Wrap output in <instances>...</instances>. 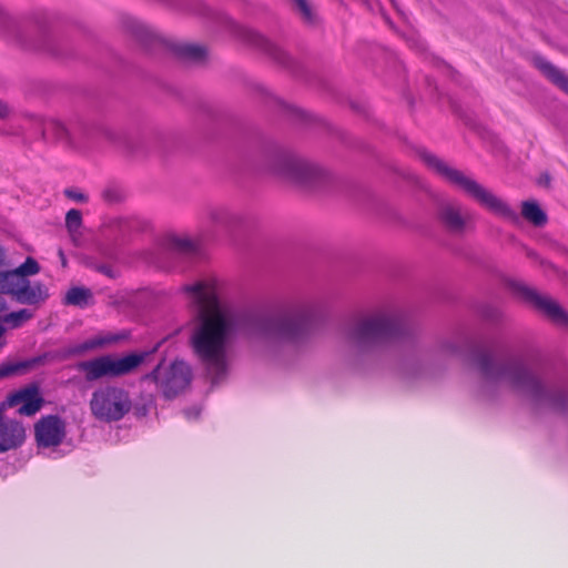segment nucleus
Here are the masks:
<instances>
[{
  "label": "nucleus",
  "instance_id": "f257e3e1",
  "mask_svg": "<svg viewBox=\"0 0 568 568\" xmlns=\"http://www.w3.org/2000/svg\"><path fill=\"white\" fill-rule=\"evenodd\" d=\"M197 323L191 342L213 384L230 372L229 351L240 331L255 345L271 348L296 343L308 332L316 316L311 304H298L277 313L252 311L244 314L220 302L214 280L199 281L184 287Z\"/></svg>",
  "mask_w": 568,
  "mask_h": 568
},
{
  "label": "nucleus",
  "instance_id": "412c9836",
  "mask_svg": "<svg viewBox=\"0 0 568 568\" xmlns=\"http://www.w3.org/2000/svg\"><path fill=\"white\" fill-rule=\"evenodd\" d=\"M82 214L79 210L72 209L65 215V227L71 236L72 242L78 245L81 235Z\"/></svg>",
  "mask_w": 568,
  "mask_h": 568
},
{
  "label": "nucleus",
  "instance_id": "dca6fc26",
  "mask_svg": "<svg viewBox=\"0 0 568 568\" xmlns=\"http://www.w3.org/2000/svg\"><path fill=\"white\" fill-rule=\"evenodd\" d=\"M125 338L124 334H114V333H102L92 338L84 341L81 344L74 345L70 347V355H81L92 349L102 348L108 345L115 344L121 339Z\"/></svg>",
  "mask_w": 568,
  "mask_h": 568
},
{
  "label": "nucleus",
  "instance_id": "cd10ccee",
  "mask_svg": "<svg viewBox=\"0 0 568 568\" xmlns=\"http://www.w3.org/2000/svg\"><path fill=\"white\" fill-rule=\"evenodd\" d=\"M64 195L68 199L73 200L79 203H84L88 201V196L78 189H65Z\"/></svg>",
  "mask_w": 568,
  "mask_h": 568
},
{
  "label": "nucleus",
  "instance_id": "6ab92c4d",
  "mask_svg": "<svg viewBox=\"0 0 568 568\" xmlns=\"http://www.w3.org/2000/svg\"><path fill=\"white\" fill-rule=\"evenodd\" d=\"M521 215L535 226L547 223V215L535 201H525L521 205Z\"/></svg>",
  "mask_w": 568,
  "mask_h": 568
},
{
  "label": "nucleus",
  "instance_id": "473e14b6",
  "mask_svg": "<svg viewBox=\"0 0 568 568\" xmlns=\"http://www.w3.org/2000/svg\"><path fill=\"white\" fill-rule=\"evenodd\" d=\"M98 271L105 274L106 276H109L111 278L115 277V275H116L115 272L108 265H100L98 267Z\"/></svg>",
  "mask_w": 568,
  "mask_h": 568
},
{
  "label": "nucleus",
  "instance_id": "c756f323",
  "mask_svg": "<svg viewBox=\"0 0 568 568\" xmlns=\"http://www.w3.org/2000/svg\"><path fill=\"white\" fill-rule=\"evenodd\" d=\"M103 197L105 201L115 203L121 201L122 196L116 189L109 187L103 191Z\"/></svg>",
  "mask_w": 568,
  "mask_h": 568
},
{
  "label": "nucleus",
  "instance_id": "f3484780",
  "mask_svg": "<svg viewBox=\"0 0 568 568\" xmlns=\"http://www.w3.org/2000/svg\"><path fill=\"white\" fill-rule=\"evenodd\" d=\"M534 62L547 79L568 94V75L564 71L556 68L541 57L535 58Z\"/></svg>",
  "mask_w": 568,
  "mask_h": 568
},
{
  "label": "nucleus",
  "instance_id": "423d86ee",
  "mask_svg": "<svg viewBox=\"0 0 568 568\" xmlns=\"http://www.w3.org/2000/svg\"><path fill=\"white\" fill-rule=\"evenodd\" d=\"M132 408L128 390L114 385L97 388L90 399L91 414L101 422L111 423L122 419Z\"/></svg>",
  "mask_w": 568,
  "mask_h": 568
},
{
  "label": "nucleus",
  "instance_id": "0eeeda50",
  "mask_svg": "<svg viewBox=\"0 0 568 568\" xmlns=\"http://www.w3.org/2000/svg\"><path fill=\"white\" fill-rule=\"evenodd\" d=\"M266 165L270 173L303 185H314L326 176L320 166L287 153L273 154Z\"/></svg>",
  "mask_w": 568,
  "mask_h": 568
},
{
  "label": "nucleus",
  "instance_id": "1a4fd4ad",
  "mask_svg": "<svg viewBox=\"0 0 568 568\" xmlns=\"http://www.w3.org/2000/svg\"><path fill=\"white\" fill-rule=\"evenodd\" d=\"M144 379L154 382L166 398H173L190 385L192 371L185 362L175 361L169 367L158 365Z\"/></svg>",
  "mask_w": 568,
  "mask_h": 568
},
{
  "label": "nucleus",
  "instance_id": "b1692460",
  "mask_svg": "<svg viewBox=\"0 0 568 568\" xmlns=\"http://www.w3.org/2000/svg\"><path fill=\"white\" fill-rule=\"evenodd\" d=\"M14 271L27 278L28 276L36 275L40 272L39 263L33 257H27V260Z\"/></svg>",
  "mask_w": 568,
  "mask_h": 568
},
{
  "label": "nucleus",
  "instance_id": "a211bd4d",
  "mask_svg": "<svg viewBox=\"0 0 568 568\" xmlns=\"http://www.w3.org/2000/svg\"><path fill=\"white\" fill-rule=\"evenodd\" d=\"M239 32H240V36L243 38V40H245L250 44L264 50L265 52L274 55L275 58H278L277 57L278 49L276 48L275 44H273L263 34L258 33L257 31H255L253 29L244 28V27L240 28Z\"/></svg>",
  "mask_w": 568,
  "mask_h": 568
},
{
  "label": "nucleus",
  "instance_id": "c85d7f7f",
  "mask_svg": "<svg viewBox=\"0 0 568 568\" xmlns=\"http://www.w3.org/2000/svg\"><path fill=\"white\" fill-rule=\"evenodd\" d=\"M294 2L296 4L297 9L303 14L304 19H306L307 21H311L312 20V10H311L310 4L307 3V0H294Z\"/></svg>",
  "mask_w": 568,
  "mask_h": 568
},
{
  "label": "nucleus",
  "instance_id": "5701e85b",
  "mask_svg": "<svg viewBox=\"0 0 568 568\" xmlns=\"http://www.w3.org/2000/svg\"><path fill=\"white\" fill-rule=\"evenodd\" d=\"M179 53L191 61H201L205 57V49L197 44H181Z\"/></svg>",
  "mask_w": 568,
  "mask_h": 568
},
{
  "label": "nucleus",
  "instance_id": "ddd939ff",
  "mask_svg": "<svg viewBox=\"0 0 568 568\" xmlns=\"http://www.w3.org/2000/svg\"><path fill=\"white\" fill-rule=\"evenodd\" d=\"M34 434L39 447H55L65 436V424L60 417L49 415L34 425Z\"/></svg>",
  "mask_w": 568,
  "mask_h": 568
},
{
  "label": "nucleus",
  "instance_id": "7c9ffc66",
  "mask_svg": "<svg viewBox=\"0 0 568 568\" xmlns=\"http://www.w3.org/2000/svg\"><path fill=\"white\" fill-rule=\"evenodd\" d=\"M11 114V108L9 104L2 100H0V119H7Z\"/></svg>",
  "mask_w": 568,
  "mask_h": 568
},
{
  "label": "nucleus",
  "instance_id": "4c0bfd02",
  "mask_svg": "<svg viewBox=\"0 0 568 568\" xmlns=\"http://www.w3.org/2000/svg\"><path fill=\"white\" fill-rule=\"evenodd\" d=\"M3 260H4V252H3V250L0 247V265L3 263Z\"/></svg>",
  "mask_w": 568,
  "mask_h": 568
},
{
  "label": "nucleus",
  "instance_id": "a878e982",
  "mask_svg": "<svg viewBox=\"0 0 568 568\" xmlns=\"http://www.w3.org/2000/svg\"><path fill=\"white\" fill-rule=\"evenodd\" d=\"M28 367L26 363H9L0 365V378L8 377L24 371Z\"/></svg>",
  "mask_w": 568,
  "mask_h": 568
},
{
  "label": "nucleus",
  "instance_id": "9b49d317",
  "mask_svg": "<svg viewBox=\"0 0 568 568\" xmlns=\"http://www.w3.org/2000/svg\"><path fill=\"white\" fill-rule=\"evenodd\" d=\"M514 290L552 322L568 327V313L556 301L521 283L514 284Z\"/></svg>",
  "mask_w": 568,
  "mask_h": 568
},
{
  "label": "nucleus",
  "instance_id": "c9c22d12",
  "mask_svg": "<svg viewBox=\"0 0 568 568\" xmlns=\"http://www.w3.org/2000/svg\"><path fill=\"white\" fill-rule=\"evenodd\" d=\"M485 316H486L487 318H490V320H497V318H498V316H499V314H498V312H497V311H494L491 314H490V313H488V312H486V313H485Z\"/></svg>",
  "mask_w": 568,
  "mask_h": 568
},
{
  "label": "nucleus",
  "instance_id": "bb28decb",
  "mask_svg": "<svg viewBox=\"0 0 568 568\" xmlns=\"http://www.w3.org/2000/svg\"><path fill=\"white\" fill-rule=\"evenodd\" d=\"M173 245L183 253H192L195 250L193 242L189 239H175Z\"/></svg>",
  "mask_w": 568,
  "mask_h": 568
},
{
  "label": "nucleus",
  "instance_id": "20e7f679",
  "mask_svg": "<svg viewBox=\"0 0 568 568\" xmlns=\"http://www.w3.org/2000/svg\"><path fill=\"white\" fill-rule=\"evenodd\" d=\"M423 162L448 183L462 190L479 205L495 215L503 217L511 223L519 222V215L503 199L495 195L490 190L478 183L471 176L465 174L436 155L424 152L420 154Z\"/></svg>",
  "mask_w": 568,
  "mask_h": 568
},
{
  "label": "nucleus",
  "instance_id": "e433bc0d",
  "mask_svg": "<svg viewBox=\"0 0 568 568\" xmlns=\"http://www.w3.org/2000/svg\"><path fill=\"white\" fill-rule=\"evenodd\" d=\"M59 256L61 258L62 266H65L67 265V258H65L64 253H63L62 250H59Z\"/></svg>",
  "mask_w": 568,
  "mask_h": 568
},
{
  "label": "nucleus",
  "instance_id": "f8f14e48",
  "mask_svg": "<svg viewBox=\"0 0 568 568\" xmlns=\"http://www.w3.org/2000/svg\"><path fill=\"white\" fill-rule=\"evenodd\" d=\"M437 214L444 227L454 234H463L471 221V214L457 201H442Z\"/></svg>",
  "mask_w": 568,
  "mask_h": 568
},
{
  "label": "nucleus",
  "instance_id": "2f4dec72",
  "mask_svg": "<svg viewBox=\"0 0 568 568\" xmlns=\"http://www.w3.org/2000/svg\"><path fill=\"white\" fill-rule=\"evenodd\" d=\"M444 351L449 354H458V346L453 342H447L443 345Z\"/></svg>",
  "mask_w": 568,
  "mask_h": 568
},
{
  "label": "nucleus",
  "instance_id": "f03ea898",
  "mask_svg": "<svg viewBox=\"0 0 568 568\" xmlns=\"http://www.w3.org/2000/svg\"><path fill=\"white\" fill-rule=\"evenodd\" d=\"M473 361L479 374L477 393L483 397H490L499 387L507 386L538 407L555 410L568 407V386L547 383L530 353L498 359L490 351L479 349Z\"/></svg>",
  "mask_w": 568,
  "mask_h": 568
},
{
  "label": "nucleus",
  "instance_id": "72a5a7b5",
  "mask_svg": "<svg viewBox=\"0 0 568 568\" xmlns=\"http://www.w3.org/2000/svg\"><path fill=\"white\" fill-rule=\"evenodd\" d=\"M184 415L189 419L196 418L200 415V409L196 408V407H193V408H190V409H185L184 410Z\"/></svg>",
  "mask_w": 568,
  "mask_h": 568
},
{
  "label": "nucleus",
  "instance_id": "7ed1b4c3",
  "mask_svg": "<svg viewBox=\"0 0 568 568\" xmlns=\"http://www.w3.org/2000/svg\"><path fill=\"white\" fill-rule=\"evenodd\" d=\"M341 333L347 346L362 354L402 338L408 333V327L396 311L379 310L349 321Z\"/></svg>",
  "mask_w": 568,
  "mask_h": 568
},
{
  "label": "nucleus",
  "instance_id": "aec40b11",
  "mask_svg": "<svg viewBox=\"0 0 568 568\" xmlns=\"http://www.w3.org/2000/svg\"><path fill=\"white\" fill-rule=\"evenodd\" d=\"M91 298L92 292L89 288L75 286L67 292L64 304L84 307L89 304Z\"/></svg>",
  "mask_w": 568,
  "mask_h": 568
},
{
  "label": "nucleus",
  "instance_id": "f704fd0d",
  "mask_svg": "<svg viewBox=\"0 0 568 568\" xmlns=\"http://www.w3.org/2000/svg\"><path fill=\"white\" fill-rule=\"evenodd\" d=\"M549 182H550V178H549V175H548V174L542 175V176L540 178V180H539V184L548 185V184H549Z\"/></svg>",
  "mask_w": 568,
  "mask_h": 568
},
{
  "label": "nucleus",
  "instance_id": "2eb2a0df",
  "mask_svg": "<svg viewBox=\"0 0 568 568\" xmlns=\"http://www.w3.org/2000/svg\"><path fill=\"white\" fill-rule=\"evenodd\" d=\"M8 402L10 406L22 403L18 409L20 415L31 416L41 408V399L38 397L37 387H27L21 389L18 393L12 394L8 398Z\"/></svg>",
  "mask_w": 568,
  "mask_h": 568
},
{
  "label": "nucleus",
  "instance_id": "4be33fe9",
  "mask_svg": "<svg viewBox=\"0 0 568 568\" xmlns=\"http://www.w3.org/2000/svg\"><path fill=\"white\" fill-rule=\"evenodd\" d=\"M33 317V313L27 308H22L16 312H11L6 314L3 317H0L1 322L9 324L11 327L17 328L20 327L24 322L31 320Z\"/></svg>",
  "mask_w": 568,
  "mask_h": 568
},
{
  "label": "nucleus",
  "instance_id": "6e6552de",
  "mask_svg": "<svg viewBox=\"0 0 568 568\" xmlns=\"http://www.w3.org/2000/svg\"><path fill=\"white\" fill-rule=\"evenodd\" d=\"M0 293L10 295L18 303L26 305H37L49 297L48 287L43 283H31L14 270L0 272Z\"/></svg>",
  "mask_w": 568,
  "mask_h": 568
},
{
  "label": "nucleus",
  "instance_id": "9d476101",
  "mask_svg": "<svg viewBox=\"0 0 568 568\" xmlns=\"http://www.w3.org/2000/svg\"><path fill=\"white\" fill-rule=\"evenodd\" d=\"M36 124L41 129L44 139L54 140L70 146H77L81 140L88 136L87 129L81 123L65 126L55 119L34 116Z\"/></svg>",
  "mask_w": 568,
  "mask_h": 568
},
{
  "label": "nucleus",
  "instance_id": "4468645a",
  "mask_svg": "<svg viewBox=\"0 0 568 568\" xmlns=\"http://www.w3.org/2000/svg\"><path fill=\"white\" fill-rule=\"evenodd\" d=\"M26 438V430L21 423L6 420L0 423V453L19 447Z\"/></svg>",
  "mask_w": 568,
  "mask_h": 568
},
{
  "label": "nucleus",
  "instance_id": "39448f33",
  "mask_svg": "<svg viewBox=\"0 0 568 568\" xmlns=\"http://www.w3.org/2000/svg\"><path fill=\"white\" fill-rule=\"evenodd\" d=\"M148 353H131L123 357L102 355L75 364V369L83 374L87 382H95L104 377L114 378L131 374L145 359Z\"/></svg>",
  "mask_w": 568,
  "mask_h": 568
},
{
  "label": "nucleus",
  "instance_id": "393cba45",
  "mask_svg": "<svg viewBox=\"0 0 568 568\" xmlns=\"http://www.w3.org/2000/svg\"><path fill=\"white\" fill-rule=\"evenodd\" d=\"M209 217L215 224L225 225L230 222L231 214L225 207H215L210 210Z\"/></svg>",
  "mask_w": 568,
  "mask_h": 568
}]
</instances>
